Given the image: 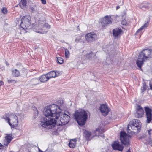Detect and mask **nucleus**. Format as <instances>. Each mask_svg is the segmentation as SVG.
<instances>
[{
    "mask_svg": "<svg viewBox=\"0 0 152 152\" xmlns=\"http://www.w3.org/2000/svg\"><path fill=\"white\" fill-rule=\"evenodd\" d=\"M39 79L38 78H34L31 80V81L34 85H37L39 83Z\"/></svg>",
    "mask_w": 152,
    "mask_h": 152,
    "instance_id": "obj_32",
    "label": "nucleus"
},
{
    "mask_svg": "<svg viewBox=\"0 0 152 152\" xmlns=\"http://www.w3.org/2000/svg\"><path fill=\"white\" fill-rule=\"evenodd\" d=\"M141 127L132 124H129L127 128V132L129 134H132V132L137 133L140 131Z\"/></svg>",
    "mask_w": 152,
    "mask_h": 152,
    "instance_id": "obj_8",
    "label": "nucleus"
},
{
    "mask_svg": "<svg viewBox=\"0 0 152 152\" xmlns=\"http://www.w3.org/2000/svg\"><path fill=\"white\" fill-rule=\"evenodd\" d=\"M91 135V132L85 130L83 132V136L88 140H89L92 138Z\"/></svg>",
    "mask_w": 152,
    "mask_h": 152,
    "instance_id": "obj_20",
    "label": "nucleus"
},
{
    "mask_svg": "<svg viewBox=\"0 0 152 152\" xmlns=\"http://www.w3.org/2000/svg\"><path fill=\"white\" fill-rule=\"evenodd\" d=\"M136 112L135 114V117L137 118L142 117L144 114V111L140 105H138L136 108Z\"/></svg>",
    "mask_w": 152,
    "mask_h": 152,
    "instance_id": "obj_12",
    "label": "nucleus"
},
{
    "mask_svg": "<svg viewBox=\"0 0 152 152\" xmlns=\"http://www.w3.org/2000/svg\"><path fill=\"white\" fill-rule=\"evenodd\" d=\"M60 116L57 118H59L60 117V123H59V125H64L66 124L70 120V115L69 113L66 111H65L63 114H61V111H60Z\"/></svg>",
    "mask_w": 152,
    "mask_h": 152,
    "instance_id": "obj_6",
    "label": "nucleus"
},
{
    "mask_svg": "<svg viewBox=\"0 0 152 152\" xmlns=\"http://www.w3.org/2000/svg\"><path fill=\"white\" fill-rule=\"evenodd\" d=\"M3 146V145L1 144L0 143V149L1 148V147Z\"/></svg>",
    "mask_w": 152,
    "mask_h": 152,
    "instance_id": "obj_41",
    "label": "nucleus"
},
{
    "mask_svg": "<svg viewBox=\"0 0 152 152\" xmlns=\"http://www.w3.org/2000/svg\"><path fill=\"white\" fill-rule=\"evenodd\" d=\"M127 152H131L129 150Z\"/></svg>",
    "mask_w": 152,
    "mask_h": 152,
    "instance_id": "obj_45",
    "label": "nucleus"
},
{
    "mask_svg": "<svg viewBox=\"0 0 152 152\" xmlns=\"http://www.w3.org/2000/svg\"><path fill=\"white\" fill-rule=\"evenodd\" d=\"M82 38L80 36L77 37L75 40V41L76 43H77L79 42H81Z\"/></svg>",
    "mask_w": 152,
    "mask_h": 152,
    "instance_id": "obj_33",
    "label": "nucleus"
},
{
    "mask_svg": "<svg viewBox=\"0 0 152 152\" xmlns=\"http://www.w3.org/2000/svg\"><path fill=\"white\" fill-rule=\"evenodd\" d=\"M152 58V50L150 49H146L143 50L139 53L138 59L136 61L137 66L142 70L141 67L144 64L145 60Z\"/></svg>",
    "mask_w": 152,
    "mask_h": 152,
    "instance_id": "obj_4",
    "label": "nucleus"
},
{
    "mask_svg": "<svg viewBox=\"0 0 152 152\" xmlns=\"http://www.w3.org/2000/svg\"><path fill=\"white\" fill-rule=\"evenodd\" d=\"M112 147L114 150H118L120 151H122L124 146L122 145H120L118 142H115L112 144Z\"/></svg>",
    "mask_w": 152,
    "mask_h": 152,
    "instance_id": "obj_16",
    "label": "nucleus"
},
{
    "mask_svg": "<svg viewBox=\"0 0 152 152\" xmlns=\"http://www.w3.org/2000/svg\"><path fill=\"white\" fill-rule=\"evenodd\" d=\"M86 40L88 42H91L97 39V35L94 32H91L85 35Z\"/></svg>",
    "mask_w": 152,
    "mask_h": 152,
    "instance_id": "obj_9",
    "label": "nucleus"
},
{
    "mask_svg": "<svg viewBox=\"0 0 152 152\" xmlns=\"http://www.w3.org/2000/svg\"><path fill=\"white\" fill-rule=\"evenodd\" d=\"M109 55L107 57L106 59V63L107 64H111L113 61L112 57L114 55V51L113 50L111 51V52H109Z\"/></svg>",
    "mask_w": 152,
    "mask_h": 152,
    "instance_id": "obj_15",
    "label": "nucleus"
},
{
    "mask_svg": "<svg viewBox=\"0 0 152 152\" xmlns=\"http://www.w3.org/2000/svg\"><path fill=\"white\" fill-rule=\"evenodd\" d=\"M150 7V5L148 4L140 5L139 8L143 10H146L149 9Z\"/></svg>",
    "mask_w": 152,
    "mask_h": 152,
    "instance_id": "obj_25",
    "label": "nucleus"
},
{
    "mask_svg": "<svg viewBox=\"0 0 152 152\" xmlns=\"http://www.w3.org/2000/svg\"><path fill=\"white\" fill-rule=\"evenodd\" d=\"M43 152V151H40V152Z\"/></svg>",
    "mask_w": 152,
    "mask_h": 152,
    "instance_id": "obj_46",
    "label": "nucleus"
},
{
    "mask_svg": "<svg viewBox=\"0 0 152 152\" xmlns=\"http://www.w3.org/2000/svg\"><path fill=\"white\" fill-rule=\"evenodd\" d=\"M39 79L41 82L44 83L48 81L49 78L46 74L40 77Z\"/></svg>",
    "mask_w": 152,
    "mask_h": 152,
    "instance_id": "obj_21",
    "label": "nucleus"
},
{
    "mask_svg": "<svg viewBox=\"0 0 152 152\" xmlns=\"http://www.w3.org/2000/svg\"><path fill=\"white\" fill-rule=\"evenodd\" d=\"M30 9L31 10V12L32 13H34L35 12H37V7L36 5H33L30 7Z\"/></svg>",
    "mask_w": 152,
    "mask_h": 152,
    "instance_id": "obj_27",
    "label": "nucleus"
},
{
    "mask_svg": "<svg viewBox=\"0 0 152 152\" xmlns=\"http://www.w3.org/2000/svg\"><path fill=\"white\" fill-rule=\"evenodd\" d=\"M60 109L59 107L55 104L48 106L44 111L45 117H42L40 121V124L42 127L48 129H52L56 125V121L54 119L48 117H55L57 118L60 114Z\"/></svg>",
    "mask_w": 152,
    "mask_h": 152,
    "instance_id": "obj_1",
    "label": "nucleus"
},
{
    "mask_svg": "<svg viewBox=\"0 0 152 152\" xmlns=\"http://www.w3.org/2000/svg\"><path fill=\"white\" fill-rule=\"evenodd\" d=\"M12 73L13 76L15 77H18L20 75L19 71L16 69H12Z\"/></svg>",
    "mask_w": 152,
    "mask_h": 152,
    "instance_id": "obj_26",
    "label": "nucleus"
},
{
    "mask_svg": "<svg viewBox=\"0 0 152 152\" xmlns=\"http://www.w3.org/2000/svg\"><path fill=\"white\" fill-rule=\"evenodd\" d=\"M129 124L138 126L139 127H141V123L140 121L138 119H134L132 121V122L130 123Z\"/></svg>",
    "mask_w": 152,
    "mask_h": 152,
    "instance_id": "obj_23",
    "label": "nucleus"
},
{
    "mask_svg": "<svg viewBox=\"0 0 152 152\" xmlns=\"http://www.w3.org/2000/svg\"><path fill=\"white\" fill-rule=\"evenodd\" d=\"M126 20H123L121 22V24L123 25H125L126 24Z\"/></svg>",
    "mask_w": 152,
    "mask_h": 152,
    "instance_id": "obj_36",
    "label": "nucleus"
},
{
    "mask_svg": "<svg viewBox=\"0 0 152 152\" xmlns=\"http://www.w3.org/2000/svg\"><path fill=\"white\" fill-rule=\"evenodd\" d=\"M6 136L5 137V139L3 142L4 145L7 146L8 144L13 139L12 135L11 134H6Z\"/></svg>",
    "mask_w": 152,
    "mask_h": 152,
    "instance_id": "obj_14",
    "label": "nucleus"
},
{
    "mask_svg": "<svg viewBox=\"0 0 152 152\" xmlns=\"http://www.w3.org/2000/svg\"><path fill=\"white\" fill-rule=\"evenodd\" d=\"M65 50V57L66 58H68L70 56V52L69 50L66 48H64Z\"/></svg>",
    "mask_w": 152,
    "mask_h": 152,
    "instance_id": "obj_30",
    "label": "nucleus"
},
{
    "mask_svg": "<svg viewBox=\"0 0 152 152\" xmlns=\"http://www.w3.org/2000/svg\"><path fill=\"white\" fill-rule=\"evenodd\" d=\"M150 89H152V86L150 84Z\"/></svg>",
    "mask_w": 152,
    "mask_h": 152,
    "instance_id": "obj_42",
    "label": "nucleus"
},
{
    "mask_svg": "<svg viewBox=\"0 0 152 152\" xmlns=\"http://www.w3.org/2000/svg\"><path fill=\"white\" fill-rule=\"evenodd\" d=\"M73 115L75 119L79 125L83 126L85 125L88 118L86 111L83 110H77Z\"/></svg>",
    "mask_w": 152,
    "mask_h": 152,
    "instance_id": "obj_5",
    "label": "nucleus"
},
{
    "mask_svg": "<svg viewBox=\"0 0 152 152\" xmlns=\"http://www.w3.org/2000/svg\"><path fill=\"white\" fill-rule=\"evenodd\" d=\"M131 136L124 131H121L120 133V140L121 142L124 145H128L129 144V140Z\"/></svg>",
    "mask_w": 152,
    "mask_h": 152,
    "instance_id": "obj_7",
    "label": "nucleus"
},
{
    "mask_svg": "<svg viewBox=\"0 0 152 152\" xmlns=\"http://www.w3.org/2000/svg\"><path fill=\"white\" fill-rule=\"evenodd\" d=\"M119 8V6H118L116 7V9L118 10Z\"/></svg>",
    "mask_w": 152,
    "mask_h": 152,
    "instance_id": "obj_43",
    "label": "nucleus"
},
{
    "mask_svg": "<svg viewBox=\"0 0 152 152\" xmlns=\"http://www.w3.org/2000/svg\"><path fill=\"white\" fill-rule=\"evenodd\" d=\"M42 4H46V1L45 0H41Z\"/></svg>",
    "mask_w": 152,
    "mask_h": 152,
    "instance_id": "obj_37",
    "label": "nucleus"
},
{
    "mask_svg": "<svg viewBox=\"0 0 152 152\" xmlns=\"http://www.w3.org/2000/svg\"><path fill=\"white\" fill-rule=\"evenodd\" d=\"M1 11L4 14H5L7 13V10L6 8L3 7L1 10Z\"/></svg>",
    "mask_w": 152,
    "mask_h": 152,
    "instance_id": "obj_34",
    "label": "nucleus"
},
{
    "mask_svg": "<svg viewBox=\"0 0 152 152\" xmlns=\"http://www.w3.org/2000/svg\"><path fill=\"white\" fill-rule=\"evenodd\" d=\"M38 148L39 150V152L42 151V150H40V149L39 148V147H38Z\"/></svg>",
    "mask_w": 152,
    "mask_h": 152,
    "instance_id": "obj_40",
    "label": "nucleus"
},
{
    "mask_svg": "<svg viewBox=\"0 0 152 152\" xmlns=\"http://www.w3.org/2000/svg\"><path fill=\"white\" fill-rule=\"evenodd\" d=\"M147 26L148 24L147 23H145L136 31L135 34L140 33V31L145 28L147 27Z\"/></svg>",
    "mask_w": 152,
    "mask_h": 152,
    "instance_id": "obj_28",
    "label": "nucleus"
},
{
    "mask_svg": "<svg viewBox=\"0 0 152 152\" xmlns=\"http://www.w3.org/2000/svg\"><path fill=\"white\" fill-rule=\"evenodd\" d=\"M21 117V114H17L15 115L12 113L5 114L3 116L4 119L7 121L11 128L17 130H20V128L18 126V120H20Z\"/></svg>",
    "mask_w": 152,
    "mask_h": 152,
    "instance_id": "obj_3",
    "label": "nucleus"
},
{
    "mask_svg": "<svg viewBox=\"0 0 152 152\" xmlns=\"http://www.w3.org/2000/svg\"><path fill=\"white\" fill-rule=\"evenodd\" d=\"M21 21L20 26L23 29H31L33 28L37 30L36 31L38 33L42 34L46 33V32L44 30L50 28V25L47 23H45L44 22L41 20L36 22L35 25L32 24L31 25V17L28 15L23 16Z\"/></svg>",
    "mask_w": 152,
    "mask_h": 152,
    "instance_id": "obj_2",
    "label": "nucleus"
},
{
    "mask_svg": "<svg viewBox=\"0 0 152 152\" xmlns=\"http://www.w3.org/2000/svg\"><path fill=\"white\" fill-rule=\"evenodd\" d=\"M56 61L57 63L61 64L64 62V60L62 58L59 57H56Z\"/></svg>",
    "mask_w": 152,
    "mask_h": 152,
    "instance_id": "obj_31",
    "label": "nucleus"
},
{
    "mask_svg": "<svg viewBox=\"0 0 152 152\" xmlns=\"http://www.w3.org/2000/svg\"><path fill=\"white\" fill-rule=\"evenodd\" d=\"M122 32V30L119 28H116L113 29V36L116 37L119 36Z\"/></svg>",
    "mask_w": 152,
    "mask_h": 152,
    "instance_id": "obj_18",
    "label": "nucleus"
},
{
    "mask_svg": "<svg viewBox=\"0 0 152 152\" xmlns=\"http://www.w3.org/2000/svg\"><path fill=\"white\" fill-rule=\"evenodd\" d=\"M77 140L75 139H74L70 140L69 144V146L71 148H75L76 145V142Z\"/></svg>",
    "mask_w": 152,
    "mask_h": 152,
    "instance_id": "obj_24",
    "label": "nucleus"
},
{
    "mask_svg": "<svg viewBox=\"0 0 152 152\" xmlns=\"http://www.w3.org/2000/svg\"><path fill=\"white\" fill-rule=\"evenodd\" d=\"M3 83V82L2 81H0V86L2 85V83Z\"/></svg>",
    "mask_w": 152,
    "mask_h": 152,
    "instance_id": "obj_39",
    "label": "nucleus"
},
{
    "mask_svg": "<svg viewBox=\"0 0 152 152\" xmlns=\"http://www.w3.org/2000/svg\"><path fill=\"white\" fill-rule=\"evenodd\" d=\"M99 110L103 115L104 116L107 115L110 110L107 105L104 104L101 105Z\"/></svg>",
    "mask_w": 152,
    "mask_h": 152,
    "instance_id": "obj_11",
    "label": "nucleus"
},
{
    "mask_svg": "<svg viewBox=\"0 0 152 152\" xmlns=\"http://www.w3.org/2000/svg\"><path fill=\"white\" fill-rule=\"evenodd\" d=\"M47 75L49 78V79L52 78H54L59 75V72H55L54 71H51L47 73Z\"/></svg>",
    "mask_w": 152,
    "mask_h": 152,
    "instance_id": "obj_17",
    "label": "nucleus"
},
{
    "mask_svg": "<svg viewBox=\"0 0 152 152\" xmlns=\"http://www.w3.org/2000/svg\"><path fill=\"white\" fill-rule=\"evenodd\" d=\"M8 82L9 83H12L13 84L16 83V81L14 80H8Z\"/></svg>",
    "mask_w": 152,
    "mask_h": 152,
    "instance_id": "obj_35",
    "label": "nucleus"
},
{
    "mask_svg": "<svg viewBox=\"0 0 152 152\" xmlns=\"http://www.w3.org/2000/svg\"><path fill=\"white\" fill-rule=\"evenodd\" d=\"M101 22L103 25H107L111 23L112 22L111 17L110 16L107 15L101 19Z\"/></svg>",
    "mask_w": 152,
    "mask_h": 152,
    "instance_id": "obj_13",
    "label": "nucleus"
},
{
    "mask_svg": "<svg viewBox=\"0 0 152 152\" xmlns=\"http://www.w3.org/2000/svg\"><path fill=\"white\" fill-rule=\"evenodd\" d=\"M87 52L86 50H84L83 51V53H84V56L83 58L84 59H90L92 57L93 54H94L92 52L90 51L89 53H86Z\"/></svg>",
    "mask_w": 152,
    "mask_h": 152,
    "instance_id": "obj_19",
    "label": "nucleus"
},
{
    "mask_svg": "<svg viewBox=\"0 0 152 152\" xmlns=\"http://www.w3.org/2000/svg\"><path fill=\"white\" fill-rule=\"evenodd\" d=\"M146 89L145 86H143L142 88V92H143L144 91L146 90Z\"/></svg>",
    "mask_w": 152,
    "mask_h": 152,
    "instance_id": "obj_38",
    "label": "nucleus"
},
{
    "mask_svg": "<svg viewBox=\"0 0 152 152\" xmlns=\"http://www.w3.org/2000/svg\"><path fill=\"white\" fill-rule=\"evenodd\" d=\"M27 4V1L26 0H21L20 4V5L21 6V7L23 8L25 7Z\"/></svg>",
    "mask_w": 152,
    "mask_h": 152,
    "instance_id": "obj_29",
    "label": "nucleus"
},
{
    "mask_svg": "<svg viewBox=\"0 0 152 152\" xmlns=\"http://www.w3.org/2000/svg\"><path fill=\"white\" fill-rule=\"evenodd\" d=\"M100 136L102 137H104V135H100Z\"/></svg>",
    "mask_w": 152,
    "mask_h": 152,
    "instance_id": "obj_44",
    "label": "nucleus"
},
{
    "mask_svg": "<svg viewBox=\"0 0 152 152\" xmlns=\"http://www.w3.org/2000/svg\"><path fill=\"white\" fill-rule=\"evenodd\" d=\"M146 113V116L147 118V122L149 123L152 120V110L148 107H144Z\"/></svg>",
    "mask_w": 152,
    "mask_h": 152,
    "instance_id": "obj_10",
    "label": "nucleus"
},
{
    "mask_svg": "<svg viewBox=\"0 0 152 152\" xmlns=\"http://www.w3.org/2000/svg\"><path fill=\"white\" fill-rule=\"evenodd\" d=\"M104 132V129L102 127H99L98 128L96 129L94 132L96 134L95 136H99L100 135L99 134H102Z\"/></svg>",
    "mask_w": 152,
    "mask_h": 152,
    "instance_id": "obj_22",
    "label": "nucleus"
}]
</instances>
